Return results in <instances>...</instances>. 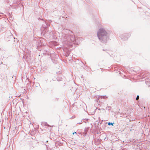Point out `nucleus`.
<instances>
[{
	"label": "nucleus",
	"instance_id": "1",
	"mask_svg": "<svg viewBox=\"0 0 150 150\" xmlns=\"http://www.w3.org/2000/svg\"><path fill=\"white\" fill-rule=\"evenodd\" d=\"M61 39L64 46L67 48L76 44V38L73 33L70 30L63 29L62 31Z\"/></svg>",
	"mask_w": 150,
	"mask_h": 150
},
{
	"label": "nucleus",
	"instance_id": "2",
	"mask_svg": "<svg viewBox=\"0 0 150 150\" xmlns=\"http://www.w3.org/2000/svg\"><path fill=\"white\" fill-rule=\"evenodd\" d=\"M97 37L102 42L106 43L109 39L108 33L103 28H100L97 33Z\"/></svg>",
	"mask_w": 150,
	"mask_h": 150
},
{
	"label": "nucleus",
	"instance_id": "3",
	"mask_svg": "<svg viewBox=\"0 0 150 150\" xmlns=\"http://www.w3.org/2000/svg\"><path fill=\"white\" fill-rule=\"evenodd\" d=\"M130 35L129 34L125 33L120 35L121 38L124 40H127L130 36Z\"/></svg>",
	"mask_w": 150,
	"mask_h": 150
},
{
	"label": "nucleus",
	"instance_id": "4",
	"mask_svg": "<svg viewBox=\"0 0 150 150\" xmlns=\"http://www.w3.org/2000/svg\"><path fill=\"white\" fill-rule=\"evenodd\" d=\"M39 43V44L38 45V46H40L42 45V43H41V40H38L37 41Z\"/></svg>",
	"mask_w": 150,
	"mask_h": 150
},
{
	"label": "nucleus",
	"instance_id": "5",
	"mask_svg": "<svg viewBox=\"0 0 150 150\" xmlns=\"http://www.w3.org/2000/svg\"><path fill=\"white\" fill-rule=\"evenodd\" d=\"M98 110L99 111L98 112H104L105 111V109L103 108L100 109V108L98 109Z\"/></svg>",
	"mask_w": 150,
	"mask_h": 150
},
{
	"label": "nucleus",
	"instance_id": "6",
	"mask_svg": "<svg viewBox=\"0 0 150 150\" xmlns=\"http://www.w3.org/2000/svg\"><path fill=\"white\" fill-rule=\"evenodd\" d=\"M114 122L112 123L110 122H108V124L109 125H112V126L113 125Z\"/></svg>",
	"mask_w": 150,
	"mask_h": 150
},
{
	"label": "nucleus",
	"instance_id": "7",
	"mask_svg": "<svg viewBox=\"0 0 150 150\" xmlns=\"http://www.w3.org/2000/svg\"><path fill=\"white\" fill-rule=\"evenodd\" d=\"M146 85H148L149 86H150V82L149 81H146Z\"/></svg>",
	"mask_w": 150,
	"mask_h": 150
},
{
	"label": "nucleus",
	"instance_id": "8",
	"mask_svg": "<svg viewBox=\"0 0 150 150\" xmlns=\"http://www.w3.org/2000/svg\"><path fill=\"white\" fill-rule=\"evenodd\" d=\"M111 107L110 106H108L106 108V109L108 110H110V109Z\"/></svg>",
	"mask_w": 150,
	"mask_h": 150
},
{
	"label": "nucleus",
	"instance_id": "9",
	"mask_svg": "<svg viewBox=\"0 0 150 150\" xmlns=\"http://www.w3.org/2000/svg\"><path fill=\"white\" fill-rule=\"evenodd\" d=\"M139 96L138 95L136 97V100H138L139 99Z\"/></svg>",
	"mask_w": 150,
	"mask_h": 150
},
{
	"label": "nucleus",
	"instance_id": "10",
	"mask_svg": "<svg viewBox=\"0 0 150 150\" xmlns=\"http://www.w3.org/2000/svg\"><path fill=\"white\" fill-rule=\"evenodd\" d=\"M82 122L81 121V122H80L79 123H78V124H81L82 123Z\"/></svg>",
	"mask_w": 150,
	"mask_h": 150
},
{
	"label": "nucleus",
	"instance_id": "11",
	"mask_svg": "<svg viewBox=\"0 0 150 150\" xmlns=\"http://www.w3.org/2000/svg\"><path fill=\"white\" fill-rule=\"evenodd\" d=\"M69 55V54H67V55H66V56L67 57Z\"/></svg>",
	"mask_w": 150,
	"mask_h": 150
},
{
	"label": "nucleus",
	"instance_id": "12",
	"mask_svg": "<svg viewBox=\"0 0 150 150\" xmlns=\"http://www.w3.org/2000/svg\"><path fill=\"white\" fill-rule=\"evenodd\" d=\"M76 133V132H75L74 133V132H73V134H74Z\"/></svg>",
	"mask_w": 150,
	"mask_h": 150
},
{
	"label": "nucleus",
	"instance_id": "13",
	"mask_svg": "<svg viewBox=\"0 0 150 150\" xmlns=\"http://www.w3.org/2000/svg\"><path fill=\"white\" fill-rule=\"evenodd\" d=\"M0 14H3V13H1Z\"/></svg>",
	"mask_w": 150,
	"mask_h": 150
},
{
	"label": "nucleus",
	"instance_id": "14",
	"mask_svg": "<svg viewBox=\"0 0 150 150\" xmlns=\"http://www.w3.org/2000/svg\"><path fill=\"white\" fill-rule=\"evenodd\" d=\"M97 109H98V108H97L96 109V110H97Z\"/></svg>",
	"mask_w": 150,
	"mask_h": 150
},
{
	"label": "nucleus",
	"instance_id": "15",
	"mask_svg": "<svg viewBox=\"0 0 150 150\" xmlns=\"http://www.w3.org/2000/svg\"><path fill=\"white\" fill-rule=\"evenodd\" d=\"M46 52H47V50H46Z\"/></svg>",
	"mask_w": 150,
	"mask_h": 150
}]
</instances>
